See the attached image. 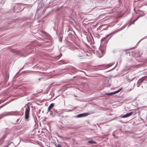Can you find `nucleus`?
Wrapping results in <instances>:
<instances>
[{
    "label": "nucleus",
    "mask_w": 147,
    "mask_h": 147,
    "mask_svg": "<svg viewBox=\"0 0 147 147\" xmlns=\"http://www.w3.org/2000/svg\"><path fill=\"white\" fill-rule=\"evenodd\" d=\"M114 94H115V93H114V92H111L110 93H106L105 94L106 95H112Z\"/></svg>",
    "instance_id": "423d86ee"
},
{
    "label": "nucleus",
    "mask_w": 147,
    "mask_h": 147,
    "mask_svg": "<svg viewBox=\"0 0 147 147\" xmlns=\"http://www.w3.org/2000/svg\"><path fill=\"white\" fill-rule=\"evenodd\" d=\"M9 144H8V145H7V146H5V147H7V146H8V145H9Z\"/></svg>",
    "instance_id": "2eb2a0df"
},
{
    "label": "nucleus",
    "mask_w": 147,
    "mask_h": 147,
    "mask_svg": "<svg viewBox=\"0 0 147 147\" xmlns=\"http://www.w3.org/2000/svg\"><path fill=\"white\" fill-rule=\"evenodd\" d=\"M30 109V107L29 106H28L26 107L25 111V119L27 121L28 120V118L29 116Z\"/></svg>",
    "instance_id": "f257e3e1"
},
{
    "label": "nucleus",
    "mask_w": 147,
    "mask_h": 147,
    "mask_svg": "<svg viewBox=\"0 0 147 147\" xmlns=\"http://www.w3.org/2000/svg\"><path fill=\"white\" fill-rule=\"evenodd\" d=\"M88 143H90V144H96V143L95 142H94L92 140H91L88 141Z\"/></svg>",
    "instance_id": "0eeeda50"
},
{
    "label": "nucleus",
    "mask_w": 147,
    "mask_h": 147,
    "mask_svg": "<svg viewBox=\"0 0 147 147\" xmlns=\"http://www.w3.org/2000/svg\"><path fill=\"white\" fill-rule=\"evenodd\" d=\"M57 147H62V146L58 144L57 146Z\"/></svg>",
    "instance_id": "9d476101"
},
{
    "label": "nucleus",
    "mask_w": 147,
    "mask_h": 147,
    "mask_svg": "<svg viewBox=\"0 0 147 147\" xmlns=\"http://www.w3.org/2000/svg\"><path fill=\"white\" fill-rule=\"evenodd\" d=\"M137 13L139 14L140 15L138 16L137 19H136V20H134V21L133 23V24H134V22L136 21L139 18H140V17L143 16L144 15V12L143 11H138V12Z\"/></svg>",
    "instance_id": "f03ea898"
},
{
    "label": "nucleus",
    "mask_w": 147,
    "mask_h": 147,
    "mask_svg": "<svg viewBox=\"0 0 147 147\" xmlns=\"http://www.w3.org/2000/svg\"><path fill=\"white\" fill-rule=\"evenodd\" d=\"M3 117V116L2 115H0V119H1Z\"/></svg>",
    "instance_id": "ddd939ff"
},
{
    "label": "nucleus",
    "mask_w": 147,
    "mask_h": 147,
    "mask_svg": "<svg viewBox=\"0 0 147 147\" xmlns=\"http://www.w3.org/2000/svg\"><path fill=\"white\" fill-rule=\"evenodd\" d=\"M3 117V116L2 115H0V119H1Z\"/></svg>",
    "instance_id": "f8f14e48"
},
{
    "label": "nucleus",
    "mask_w": 147,
    "mask_h": 147,
    "mask_svg": "<svg viewBox=\"0 0 147 147\" xmlns=\"http://www.w3.org/2000/svg\"><path fill=\"white\" fill-rule=\"evenodd\" d=\"M3 117V116L2 115H0V119H1Z\"/></svg>",
    "instance_id": "9b49d317"
},
{
    "label": "nucleus",
    "mask_w": 147,
    "mask_h": 147,
    "mask_svg": "<svg viewBox=\"0 0 147 147\" xmlns=\"http://www.w3.org/2000/svg\"><path fill=\"white\" fill-rule=\"evenodd\" d=\"M120 91V90H118L117 91H115L114 92V93H115V94H116V93H118V92H119Z\"/></svg>",
    "instance_id": "1a4fd4ad"
},
{
    "label": "nucleus",
    "mask_w": 147,
    "mask_h": 147,
    "mask_svg": "<svg viewBox=\"0 0 147 147\" xmlns=\"http://www.w3.org/2000/svg\"><path fill=\"white\" fill-rule=\"evenodd\" d=\"M54 106V103H51L48 107V110L49 111Z\"/></svg>",
    "instance_id": "39448f33"
},
{
    "label": "nucleus",
    "mask_w": 147,
    "mask_h": 147,
    "mask_svg": "<svg viewBox=\"0 0 147 147\" xmlns=\"http://www.w3.org/2000/svg\"><path fill=\"white\" fill-rule=\"evenodd\" d=\"M133 113V112H131L129 113H126V114L123 115L122 116V117L124 118L128 117L131 116Z\"/></svg>",
    "instance_id": "20e7f679"
},
{
    "label": "nucleus",
    "mask_w": 147,
    "mask_h": 147,
    "mask_svg": "<svg viewBox=\"0 0 147 147\" xmlns=\"http://www.w3.org/2000/svg\"><path fill=\"white\" fill-rule=\"evenodd\" d=\"M100 52H101L102 53H103V52L102 51V50H100Z\"/></svg>",
    "instance_id": "4468645a"
},
{
    "label": "nucleus",
    "mask_w": 147,
    "mask_h": 147,
    "mask_svg": "<svg viewBox=\"0 0 147 147\" xmlns=\"http://www.w3.org/2000/svg\"><path fill=\"white\" fill-rule=\"evenodd\" d=\"M89 115L88 113H85L79 114L77 116V117H84L88 115Z\"/></svg>",
    "instance_id": "7ed1b4c3"
},
{
    "label": "nucleus",
    "mask_w": 147,
    "mask_h": 147,
    "mask_svg": "<svg viewBox=\"0 0 147 147\" xmlns=\"http://www.w3.org/2000/svg\"><path fill=\"white\" fill-rule=\"evenodd\" d=\"M112 65V64H109L107 65V67H109L111 66Z\"/></svg>",
    "instance_id": "6e6552de"
}]
</instances>
